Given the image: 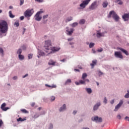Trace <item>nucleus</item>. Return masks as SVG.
Returning <instances> with one entry per match:
<instances>
[{"mask_svg": "<svg viewBox=\"0 0 129 129\" xmlns=\"http://www.w3.org/2000/svg\"><path fill=\"white\" fill-rule=\"evenodd\" d=\"M71 26L73 28H75V27H77V26H78V23L77 22H74L73 24H71Z\"/></svg>", "mask_w": 129, "mask_h": 129, "instance_id": "7c9ffc66", "label": "nucleus"}, {"mask_svg": "<svg viewBox=\"0 0 129 129\" xmlns=\"http://www.w3.org/2000/svg\"><path fill=\"white\" fill-rule=\"evenodd\" d=\"M86 77H87V73H84L82 75V79L83 80H85V78H86Z\"/></svg>", "mask_w": 129, "mask_h": 129, "instance_id": "bb28decb", "label": "nucleus"}, {"mask_svg": "<svg viewBox=\"0 0 129 129\" xmlns=\"http://www.w3.org/2000/svg\"><path fill=\"white\" fill-rule=\"evenodd\" d=\"M55 96H52L50 98L51 101H54V100H55Z\"/></svg>", "mask_w": 129, "mask_h": 129, "instance_id": "a18cd8bd", "label": "nucleus"}, {"mask_svg": "<svg viewBox=\"0 0 129 129\" xmlns=\"http://www.w3.org/2000/svg\"><path fill=\"white\" fill-rule=\"evenodd\" d=\"M13 80H17L18 79V77L14 76V77H13Z\"/></svg>", "mask_w": 129, "mask_h": 129, "instance_id": "6e6d98bb", "label": "nucleus"}, {"mask_svg": "<svg viewBox=\"0 0 129 129\" xmlns=\"http://www.w3.org/2000/svg\"><path fill=\"white\" fill-rule=\"evenodd\" d=\"M48 15H45L43 16V20H46L48 18Z\"/></svg>", "mask_w": 129, "mask_h": 129, "instance_id": "de8ad7c7", "label": "nucleus"}, {"mask_svg": "<svg viewBox=\"0 0 129 129\" xmlns=\"http://www.w3.org/2000/svg\"><path fill=\"white\" fill-rule=\"evenodd\" d=\"M97 38H100V37H104V33L98 32L97 33Z\"/></svg>", "mask_w": 129, "mask_h": 129, "instance_id": "b1692460", "label": "nucleus"}, {"mask_svg": "<svg viewBox=\"0 0 129 129\" xmlns=\"http://www.w3.org/2000/svg\"><path fill=\"white\" fill-rule=\"evenodd\" d=\"M76 85H80V82H75Z\"/></svg>", "mask_w": 129, "mask_h": 129, "instance_id": "5fc2aeb1", "label": "nucleus"}, {"mask_svg": "<svg viewBox=\"0 0 129 129\" xmlns=\"http://www.w3.org/2000/svg\"><path fill=\"white\" fill-rule=\"evenodd\" d=\"M118 50H120V51H122V53L125 54V55H126V56H128V52H127V50L121 47H118Z\"/></svg>", "mask_w": 129, "mask_h": 129, "instance_id": "2eb2a0df", "label": "nucleus"}, {"mask_svg": "<svg viewBox=\"0 0 129 129\" xmlns=\"http://www.w3.org/2000/svg\"><path fill=\"white\" fill-rule=\"evenodd\" d=\"M114 56V57H115V58H117L118 59L123 58V56H122V54H121V52H120V51H115Z\"/></svg>", "mask_w": 129, "mask_h": 129, "instance_id": "9d476101", "label": "nucleus"}, {"mask_svg": "<svg viewBox=\"0 0 129 129\" xmlns=\"http://www.w3.org/2000/svg\"><path fill=\"white\" fill-rule=\"evenodd\" d=\"M17 54H19V55H21L22 54V49L19 48L17 51Z\"/></svg>", "mask_w": 129, "mask_h": 129, "instance_id": "ea45409f", "label": "nucleus"}, {"mask_svg": "<svg viewBox=\"0 0 129 129\" xmlns=\"http://www.w3.org/2000/svg\"><path fill=\"white\" fill-rule=\"evenodd\" d=\"M124 98H129V90H127V93L124 96Z\"/></svg>", "mask_w": 129, "mask_h": 129, "instance_id": "2f4dec72", "label": "nucleus"}, {"mask_svg": "<svg viewBox=\"0 0 129 129\" xmlns=\"http://www.w3.org/2000/svg\"><path fill=\"white\" fill-rule=\"evenodd\" d=\"M60 61H61V62H65V61H66V59L63 58V59L61 60Z\"/></svg>", "mask_w": 129, "mask_h": 129, "instance_id": "774afa93", "label": "nucleus"}, {"mask_svg": "<svg viewBox=\"0 0 129 129\" xmlns=\"http://www.w3.org/2000/svg\"><path fill=\"white\" fill-rule=\"evenodd\" d=\"M40 116V113H36L33 116V118H38Z\"/></svg>", "mask_w": 129, "mask_h": 129, "instance_id": "393cba45", "label": "nucleus"}, {"mask_svg": "<svg viewBox=\"0 0 129 129\" xmlns=\"http://www.w3.org/2000/svg\"><path fill=\"white\" fill-rule=\"evenodd\" d=\"M98 7V5H97V1H94L91 6H89V9L91 11H93V10H95Z\"/></svg>", "mask_w": 129, "mask_h": 129, "instance_id": "6e6552de", "label": "nucleus"}, {"mask_svg": "<svg viewBox=\"0 0 129 129\" xmlns=\"http://www.w3.org/2000/svg\"><path fill=\"white\" fill-rule=\"evenodd\" d=\"M74 71H76V72H80V71L79 69H75Z\"/></svg>", "mask_w": 129, "mask_h": 129, "instance_id": "69168bd1", "label": "nucleus"}, {"mask_svg": "<svg viewBox=\"0 0 129 129\" xmlns=\"http://www.w3.org/2000/svg\"><path fill=\"white\" fill-rule=\"evenodd\" d=\"M122 18L123 21H124V22H127V21H128V19H129V13L124 14L122 15Z\"/></svg>", "mask_w": 129, "mask_h": 129, "instance_id": "ddd939ff", "label": "nucleus"}, {"mask_svg": "<svg viewBox=\"0 0 129 129\" xmlns=\"http://www.w3.org/2000/svg\"><path fill=\"white\" fill-rule=\"evenodd\" d=\"M80 25H84L85 24V20L84 19H81L79 21Z\"/></svg>", "mask_w": 129, "mask_h": 129, "instance_id": "c756f323", "label": "nucleus"}, {"mask_svg": "<svg viewBox=\"0 0 129 129\" xmlns=\"http://www.w3.org/2000/svg\"><path fill=\"white\" fill-rule=\"evenodd\" d=\"M29 76V74H26L24 76H23L22 78H26V77H27V76Z\"/></svg>", "mask_w": 129, "mask_h": 129, "instance_id": "603ef678", "label": "nucleus"}, {"mask_svg": "<svg viewBox=\"0 0 129 129\" xmlns=\"http://www.w3.org/2000/svg\"><path fill=\"white\" fill-rule=\"evenodd\" d=\"M102 51H103V48H101L97 50V52H102Z\"/></svg>", "mask_w": 129, "mask_h": 129, "instance_id": "3c124183", "label": "nucleus"}, {"mask_svg": "<svg viewBox=\"0 0 129 129\" xmlns=\"http://www.w3.org/2000/svg\"><path fill=\"white\" fill-rule=\"evenodd\" d=\"M115 3H118V5H122V1H121V0H116V2H115Z\"/></svg>", "mask_w": 129, "mask_h": 129, "instance_id": "58836bf2", "label": "nucleus"}, {"mask_svg": "<svg viewBox=\"0 0 129 129\" xmlns=\"http://www.w3.org/2000/svg\"><path fill=\"white\" fill-rule=\"evenodd\" d=\"M24 19H25V17H24V16H21L20 18V19L21 20V21H23V20H24Z\"/></svg>", "mask_w": 129, "mask_h": 129, "instance_id": "bf43d9fd", "label": "nucleus"}, {"mask_svg": "<svg viewBox=\"0 0 129 129\" xmlns=\"http://www.w3.org/2000/svg\"><path fill=\"white\" fill-rule=\"evenodd\" d=\"M122 104H123V100H120L119 103L115 106L114 111H117L121 107Z\"/></svg>", "mask_w": 129, "mask_h": 129, "instance_id": "1a4fd4ad", "label": "nucleus"}, {"mask_svg": "<svg viewBox=\"0 0 129 129\" xmlns=\"http://www.w3.org/2000/svg\"><path fill=\"white\" fill-rule=\"evenodd\" d=\"M76 113H77V110H74L73 112V114H74V115H75Z\"/></svg>", "mask_w": 129, "mask_h": 129, "instance_id": "864d4df0", "label": "nucleus"}, {"mask_svg": "<svg viewBox=\"0 0 129 129\" xmlns=\"http://www.w3.org/2000/svg\"><path fill=\"white\" fill-rule=\"evenodd\" d=\"M80 82V84H85V81L84 80H81L79 81Z\"/></svg>", "mask_w": 129, "mask_h": 129, "instance_id": "a19ab883", "label": "nucleus"}, {"mask_svg": "<svg viewBox=\"0 0 129 129\" xmlns=\"http://www.w3.org/2000/svg\"><path fill=\"white\" fill-rule=\"evenodd\" d=\"M36 2H38V3H43L44 2V0H35Z\"/></svg>", "mask_w": 129, "mask_h": 129, "instance_id": "4d7b16f0", "label": "nucleus"}, {"mask_svg": "<svg viewBox=\"0 0 129 129\" xmlns=\"http://www.w3.org/2000/svg\"><path fill=\"white\" fill-rule=\"evenodd\" d=\"M74 31V29L73 28H71L70 31H69L68 29L67 30V32L68 33V35L69 36H71L72 34L73 33V32Z\"/></svg>", "mask_w": 129, "mask_h": 129, "instance_id": "aec40b11", "label": "nucleus"}, {"mask_svg": "<svg viewBox=\"0 0 129 129\" xmlns=\"http://www.w3.org/2000/svg\"><path fill=\"white\" fill-rule=\"evenodd\" d=\"M9 14L10 18H11L12 19H13L15 17V15H13V14L12 13V11H10L9 12Z\"/></svg>", "mask_w": 129, "mask_h": 129, "instance_id": "cd10ccee", "label": "nucleus"}, {"mask_svg": "<svg viewBox=\"0 0 129 129\" xmlns=\"http://www.w3.org/2000/svg\"><path fill=\"white\" fill-rule=\"evenodd\" d=\"M1 109H2V110H3L4 111H7L8 109H10V108H9L8 107H6V103H3L1 105Z\"/></svg>", "mask_w": 129, "mask_h": 129, "instance_id": "4468645a", "label": "nucleus"}, {"mask_svg": "<svg viewBox=\"0 0 129 129\" xmlns=\"http://www.w3.org/2000/svg\"><path fill=\"white\" fill-rule=\"evenodd\" d=\"M100 106H101V101H99L94 105L93 110L94 111H96L97 110H98Z\"/></svg>", "mask_w": 129, "mask_h": 129, "instance_id": "423d86ee", "label": "nucleus"}, {"mask_svg": "<svg viewBox=\"0 0 129 129\" xmlns=\"http://www.w3.org/2000/svg\"><path fill=\"white\" fill-rule=\"evenodd\" d=\"M103 73H102V72H101V71H100V70H98V75L99 77H100V76L103 75Z\"/></svg>", "mask_w": 129, "mask_h": 129, "instance_id": "c9c22d12", "label": "nucleus"}, {"mask_svg": "<svg viewBox=\"0 0 129 129\" xmlns=\"http://www.w3.org/2000/svg\"><path fill=\"white\" fill-rule=\"evenodd\" d=\"M43 13H44V12L42 9H41L40 11L38 12L35 15V20L36 21H38V22L41 21V20H42V16H40V15L43 14Z\"/></svg>", "mask_w": 129, "mask_h": 129, "instance_id": "39448f33", "label": "nucleus"}, {"mask_svg": "<svg viewBox=\"0 0 129 129\" xmlns=\"http://www.w3.org/2000/svg\"><path fill=\"white\" fill-rule=\"evenodd\" d=\"M33 58V54H28V59H32Z\"/></svg>", "mask_w": 129, "mask_h": 129, "instance_id": "49530a36", "label": "nucleus"}, {"mask_svg": "<svg viewBox=\"0 0 129 129\" xmlns=\"http://www.w3.org/2000/svg\"><path fill=\"white\" fill-rule=\"evenodd\" d=\"M45 86L46 87H48L49 88H56V87H57V86L56 85H52L51 86V85H48V84H46L45 85Z\"/></svg>", "mask_w": 129, "mask_h": 129, "instance_id": "412c9836", "label": "nucleus"}, {"mask_svg": "<svg viewBox=\"0 0 129 129\" xmlns=\"http://www.w3.org/2000/svg\"><path fill=\"white\" fill-rule=\"evenodd\" d=\"M111 16L115 22H118V21H119V16H118L117 14H116V13H115L113 10L109 12L107 16V18H108V19H110L111 18Z\"/></svg>", "mask_w": 129, "mask_h": 129, "instance_id": "7ed1b4c3", "label": "nucleus"}, {"mask_svg": "<svg viewBox=\"0 0 129 129\" xmlns=\"http://www.w3.org/2000/svg\"><path fill=\"white\" fill-rule=\"evenodd\" d=\"M27 120V119H26V118H24V119H23V118H22V117H19V118H18L17 119V121H24V120Z\"/></svg>", "mask_w": 129, "mask_h": 129, "instance_id": "473e14b6", "label": "nucleus"}, {"mask_svg": "<svg viewBox=\"0 0 129 129\" xmlns=\"http://www.w3.org/2000/svg\"><path fill=\"white\" fill-rule=\"evenodd\" d=\"M124 119H127V120L128 121H129V117L128 116H126L125 118H124Z\"/></svg>", "mask_w": 129, "mask_h": 129, "instance_id": "338daca9", "label": "nucleus"}, {"mask_svg": "<svg viewBox=\"0 0 129 129\" xmlns=\"http://www.w3.org/2000/svg\"><path fill=\"white\" fill-rule=\"evenodd\" d=\"M102 6L104 8H107V6H108V2H107V0H105L103 2Z\"/></svg>", "mask_w": 129, "mask_h": 129, "instance_id": "a211bd4d", "label": "nucleus"}, {"mask_svg": "<svg viewBox=\"0 0 129 129\" xmlns=\"http://www.w3.org/2000/svg\"><path fill=\"white\" fill-rule=\"evenodd\" d=\"M38 54L39 55L37 56L38 58H40V56H45V52L39 50V49H38Z\"/></svg>", "mask_w": 129, "mask_h": 129, "instance_id": "f3484780", "label": "nucleus"}, {"mask_svg": "<svg viewBox=\"0 0 129 129\" xmlns=\"http://www.w3.org/2000/svg\"><path fill=\"white\" fill-rule=\"evenodd\" d=\"M110 103L111 104H113V103H114V99L111 100L110 101Z\"/></svg>", "mask_w": 129, "mask_h": 129, "instance_id": "13d9d810", "label": "nucleus"}, {"mask_svg": "<svg viewBox=\"0 0 129 129\" xmlns=\"http://www.w3.org/2000/svg\"><path fill=\"white\" fill-rule=\"evenodd\" d=\"M0 53L2 54V56H4V49L2 47H0Z\"/></svg>", "mask_w": 129, "mask_h": 129, "instance_id": "79ce46f5", "label": "nucleus"}, {"mask_svg": "<svg viewBox=\"0 0 129 129\" xmlns=\"http://www.w3.org/2000/svg\"><path fill=\"white\" fill-rule=\"evenodd\" d=\"M14 25L16 27H19V26H20V23L19 22H15Z\"/></svg>", "mask_w": 129, "mask_h": 129, "instance_id": "09e8293b", "label": "nucleus"}, {"mask_svg": "<svg viewBox=\"0 0 129 129\" xmlns=\"http://www.w3.org/2000/svg\"><path fill=\"white\" fill-rule=\"evenodd\" d=\"M91 1V0H85L80 5V7L83 9H85L86 6H87Z\"/></svg>", "mask_w": 129, "mask_h": 129, "instance_id": "0eeeda50", "label": "nucleus"}, {"mask_svg": "<svg viewBox=\"0 0 129 129\" xmlns=\"http://www.w3.org/2000/svg\"><path fill=\"white\" fill-rule=\"evenodd\" d=\"M3 123H4V122H3V120H0V126H2Z\"/></svg>", "mask_w": 129, "mask_h": 129, "instance_id": "680f3d73", "label": "nucleus"}, {"mask_svg": "<svg viewBox=\"0 0 129 129\" xmlns=\"http://www.w3.org/2000/svg\"><path fill=\"white\" fill-rule=\"evenodd\" d=\"M21 111H22V112L23 113H29V111H28V110H26L25 109H21Z\"/></svg>", "mask_w": 129, "mask_h": 129, "instance_id": "72a5a7b5", "label": "nucleus"}, {"mask_svg": "<svg viewBox=\"0 0 129 129\" xmlns=\"http://www.w3.org/2000/svg\"><path fill=\"white\" fill-rule=\"evenodd\" d=\"M9 27L8 26V23L6 21H3L0 23V32L2 34H5L8 32Z\"/></svg>", "mask_w": 129, "mask_h": 129, "instance_id": "f03ea898", "label": "nucleus"}, {"mask_svg": "<svg viewBox=\"0 0 129 129\" xmlns=\"http://www.w3.org/2000/svg\"><path fill=\"white\" fill-rule=\"evenodd\" d=\"M24 5V0H20V6H23Z\"/></svg>", "mask_w": 129, "mask_h": 129, "instance_id": "8fccbe9b", "label": "nucleus"}, {"mask_svg": "<svg viewBox=\"0 0 129 129\" xmlns=\"http://www.w3.org/2000/svg\"><path fill=\"white\" fill-rule=\"evenodd\" d=\"M92 121H98V122H102V118L99 117L98 116L92 117L91 118Z\"/></svg>", "mask_w": 129, "mask_h": 129, "instance_id": "9b49d317", "label": "nucleus"}, {"mask_svg": "<svg viewBox=\"0 0 129 129\" xmlns=\"http://www.w3.org/2000/svg\"><path fill=\"white\" fill-rule=\"evenodd\" d=\"M73 20V18L71 17H68L66 20V23H68V22H71Z\"/></svg>", "mask_w": 129, "mask_h": 129, "instance_id": "a878e982", "label": "nucleus"}, {"mask_svg": "<svg viewBox=\"0 0 129 129\" xmlns=\"http://www.w3.org/2000/svg\"><path fill=\"white\" fill-rule=\"evenodd\" d=\"M35 102H33L31 104V106L32 107H34V106H35Z\"/></svg>", "mask_w": 129, "mask_h": 129, "instance_id": "0e129e2a", "label": "nucleus"}, {"mask_svg": "<svg viewBox=\"0 0 129 129\" xmlns=\"http://www.w3.org/2000/svg\"><path fill=\"white\" fill-rule=\"evenodd\" d=\"M94 45H95L94 43L91 42L89 44V48H93V47H94Z\"/></svg>", "mask_w": 129, "mask_h": 129, "instance_id": "e433bc0d", "label": "nucleus"}, {"mask_svg": "<svg viewBox=\"0 0 129 129\" xmlns=\"http://www.w3.org/2000/svg\"><path fill=\"white\" fill-rule=\"evenodd\" d=\"M97 64V60H93L92 61V63H90V66H91L92 68H94L95 65Z\"/></svg>", "mask_w": 129, "mask_h": 129, "instance_id": "6ab92c4d", "label": "nucleus"}, {"mask_svg": "<svg viewBox=\"0 0 129 129\" xmlns=\"http://www.w3.org/2000/svg\"><path fill=\"white\" fill-rule=\"evenodd\" d=\"M45 45L44 46V50L46 53H48V54H52L54 52H57L59 51L60 47H52V44H51V40H46L45 42Z\"/></svg>", "mask_w": 129, "mask_h": 129, "instance_id": "f257e3e1", "label": "nucleus"}, {"mask_svg": "<svg viewBox=\"0 0 129 129\" xmlns=\"http://www.w3.org/2000/svg\"><path fill=\"white\" fill-rule=\"evenodd\" d=\"M67 110V105L66 104H63L59 109V112H64Z\"/></svg>", "mask_w": 129, "mask_h": 129, "instance_id": "f8f14e48", "label": "nucleus"}, {"mask_svg": "<svg viewBox=\"0 0 129 129\" xmlns=\"http://www.w3.org/2000/svg\"><path fill=\"white\" fill-rule=\"evenodd\" d=\"M33 14H34V9H27L24 13V16L25 18H30V17H32L33 16Z\"/></svg>", "mask_w": 129, "mask_h": 129, "instance_id": "20e7f679", "label": "nucleus"}, {"mask_svg": "<svg viewBox=\"0 0 129 129\" xmlns=\"http://www.w3.org/2000/svg\"><path fill=\"white\" fill-rule=\"evenodd\" d=\"M55 64H56V61H54L53 59L49 60L48 62V64L49 66H55Z\"/></svg>", "mask_w": 129, "mask_h": 129, "instance_id": "dca6fc26", "label": "nucleus"}, {"mask_svg": "<svg viewBox=\"0 0 129 129\" xmlns=\"http://www.w3.org/2000/svg\"><path fill=\"white\" fill-rule=\"evenodd\" d=\"M117 117L119 119H121V116H120V115H117Z\"/></svg>", "mask_w": 129, "mask_h": 129, "instance_id": "052dcab7", "label": "nucleus"}, {"mask_svg": "<svg viewBox=\"0 0 129 129\" xmlns=\"http://www.w3.org/2000/svg\"><path fill=\"white\" fill-rule=\"evenodd\" d=\"M103 102L104 104H107V99L106 97H104Z\"/></svg>", "mask_w": 129, "mask_h": 129, "instance_id": "f704fd0d", "label": "nucleus"}, {"mask_svg": "<svg viewBox=\"0 0 129 129\" xmlns=\"http://www.w3.org/2000/svg\"><path fill=\"white\" fill-rule=\"evenodd\" d=\"M48 129H53V124L52 123L49 124Z\"/></svg>", "mask_w": 129, "mask_h": 129, "instance_id": "4c0bfd02", "label": "nucleus"}, {"mask_svg": "<svg viewBox=\"0 0 129 129\" xmlns=\"http://www.w3.org/2000/svg\"><path fill=\"white\" fill-rule=\"evenodd\" d=\"M21 48H22V50H26V49H27V46H26V45H23L21 46Z\"/></svg>", "mask_w": 129, "mask_h": 129, "instance_id": "c03bdc74", "label": "nucleus"}, {"mask_svg": "<svg viewBox=\"0 0 129 129\" xmlns=\"http://www.w3.org/2000/svg\"><path fill=\"white\" fill-rule=\"evenodd\" d=\"M39 114H40V115H45V114H46V111H42L40 112V113Z\"/></svg>", "mask_w": 129, "mask_h": 129, "instance_id": "37998d69", "label": "nucleus"}, {"mask_svg": "<svg viewBox=\"0 0 129 129\" xmlns=\"http://www.w3.org/2000/svg\"><path fill=\"white\" fill-rule=\"evenodd\" d=\"M18 57L19 59L21 60H24V59H25V56L22 54H19Z\"/></svg>", "mask_w": 129, "mask_h": 129, "instance_id": "c85d7f7f", "label": "nucleus"}, {"mask_svg": "<svg viewBox=\"0 0 129 129\" xmlns=\"http://www.w3.org/2000/svg\"><path fill=\"white\" fill-rule=\"evenodd\" d=\"M72 40H73V38L72 37L68 39V41H72Z\"/></svg>", "mask_w": 129, "mask_h": 129, "instance_id": "e2e57ef3", "label": "nucleus"}, {"mask_svg": "<svg viewBox=\"0 0 129 129\" xmlns=\"http://www.w3.org/2000/svg\"><path fill=\"white\" fill-rule=\"evenodd\" d=\"M85 90L88 94H91L92 93V90L90 88H86Z\"/></svg>", "mask_w": 129, "mask_h": 129, "instance_id": "4be33fe9", "label": "nucleus"}, {"mask_svg": "<svg viewBox=\"0 0 129 129\" xmlns=\"http://www.w3.org/2000/svg\"><path fill=\"white\" fill-rule=\"evenodd\" d=\"M71 82H72V81H71V79H68L64 83V85H68L69 84H70V83H71Z\"/></svg>", "mask_w": 129, "mask_h": 129, "instance_id": "5701e85b", "label": "nucleus"}]
</instances>
